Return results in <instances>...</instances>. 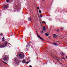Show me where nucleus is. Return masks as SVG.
I'll return each instance as SVG.
<instances>
[{
    "instance_id": "nucleus-1",
    "label": "nucleus",
    "mask_w": 67,
    "mask_h": 67,
    "mask_svg": "<svg viewBox=\"0 0 67 67\" xmlns=\"http://www.w3.org/2000/svg\"><path fill=\"white\" fill-rule=\"evenodd\" d=\"M7 45V42H5L3 45L0 44V47L2 48V47H5Z\"/></svg>"
},
{
    "instance_id": "nucleus-2",
    "label": "nucleus",
    "mask_w": 67,
    "mask_h": 67,
    "mask_svg": "<svg viewBox=\"0 0 67 67\" xmlns=\"http://www.w3.org/2000/svg\"><path fill=\"white\" fill-rule=\"evenodd\" d=\"M3 60L4 61H7V60H9V57L7 55H6L4 56V58L3 59Z\"/></svg>"
},
{
    "instance_id": "nucleus-3",
    "label": "nucleus",
    "mask_w": 67,
    "mask_h": 67,
    "mask_svg": "<svg viewBox=\"0 0 67 67\" xmlns=\"http://www.w3.org/2000/svg\"><path fill=\"white\" fill-rule=\"evenodd\" d=\"M19 57L21 58H24V53H23L22 54H19Z\"/></svg>"
},
{
    "instance_id": "nucleus-4",
    "label": "nucleus",
    "mask_w": 67,
    "mask_h": 67,
    "mask_svg": "<svg viewBox=\"0 0 67 67\" xmlns=\"http://www.w3.org/2000/svg\"><path fill=\"white\" fill-rule=\"evenodd\" d=\"M36 34L37 35V36L40 39H41V40H43V39L42 38H41L40 36L39 35H38V33L37 32V33Z\"/></svg>"
},
{
    "instance_id": "nucleus-5",
    "label": "nucleus",
    "mask_w": 67,
    "mask_h": 67,
    "mask_svg": "<svg viewBox=\"0 0 67 67\" xmlns=\"http://www.w3.org/2000/svg\"><path fill=\"white\" fill-rule=\"evenodd\" d=\"M53 37L54 38H56L57 37V36L55 34H53Z\"/></svg>"
},
{
    "instance_id": "nucleus-6",
    "label": "nucleus",
    "mask_w": 67,
    "mask_h": 67,
    "mask_svg": "<svg viewBox=\"0 0 67 67\" xmlns=\"http://www.w3.org/2000/svg\"><path fill=\"white\" fill-rule=\"evenodd\" d=\"M22 62L23 63V64H25L26 63L25 60H23Z\"/></svg>"
},
{
    "instance_id": "nucleus-7",
    "label": "nucleus",
    "mask_w": 67,
    "mask_h": 67,
    "mask_svg": "<svg viewBox=\"0 0 67 67\" xmlns=\"http://www.w3.org/2000/svg\"><path fill=\"white\" fill-rule=\"evenodd\" d=\"M55 30L58 33L59 32V30L58 29H56Z\"/></svg>"
},
{
    "instance_id": "nucleus-8",
    "label": "nucleus",
    "mask_w": 67,
    "mask_h": 67,
    "mask_svg": "<svg viewBox=\"0 0 67 67\" xmlns=\"http://www.w3.org/2000/svg\"><path fill=\"white\" fill-rule=\"evenodd\" d=\"M4 9H5V8H8V6H7L6 5H4Z\"/></svg>"
},
{
    "instance_id": "nucleus-9",
    "label": "nucleus",
    "mask_w": 67,
    "mask_h": 67,
    "mask_svg": "<svg viewBox=\"0 0 67 67\" xmlns=\"http://www.w3.org/2000/svg\"><path fill=\"white\" fill-rule=\"evenodd\" d=\"M43 30H44V31L46 32V28L44 26L43 27Z\"/></svg>"
},
{
    "instance_id": "nucleus-10",
    "label": "nucleus",
    "mask_w": 67,
    "mask_h": 67,
    "mask_svg": "<svg viewBox=\"0 0 67 67\" xmlns=\"http://www.w3.org/2000/svg\"><path fill=\"white\" fill-rule=\"evenodd\" d=\"M45 35H46L47 36H49V35L47 34V33L45 34Z\"/></svg>"
},
{
    "instance_id": "nucleus-11",
    "label": "nucleus",
    "mask_w": 67,
    "mask_h": 67,
    "mask_svg": "<svg viewBox=\"0 0 67 67\" xmlns=\"http://www.w3.org/2000/svg\"><path fill=\"white\" fill-rule=\"evenodd\" d=\"M28 20L29 21H31V18H28Z\"/></svg>"
},
{
    "instance_id": "nucleus-12",
    "label": "nucleus",
    "mask_w": 67,
    "mask_h": 67,
    "mask_svg": "<svg viewBox=\"0 0 67 67\" xmlns=\"http://www.w3.org/2000/svg\"><path fill=\"white\" fill-rule=\"evenodd\" d=\"M2 39V41H3L4 40V37H3Z\"/></svg>"
},
{
    "instance_id": "nucleus-13",
    "label": "nucleus",
    "mask_w": 67,
    "mask_h": 67,
    "mask_svg": "<svg viewBox=\"0 0 67 67\" xmlns=\"http://www.w3.org/2000/svg\"><path fill=\"white\" fill-rule=\"evenodd\" d=\"M61 54L62 55H65V54H64V53L63 52H62L61 53Z\"/></svg>"
},
{
    "instance_id": "nucleus-14",
    "label": "nucleus",
    "mask_w": 67,
    "mask_h": 67,
    "mask_svg": "<svg viewBox=\"0 0 67 67\" xmlns=\"http://www.w3.org/2000/svg\"><path fill=\"white\" fill-rule=\"evenodd\" d=\"M53 44L54 45H57V43H54Z\"/></svg>"
},
{
    "instance_id": "nucleus-15",
    "label": "nucleus",
    "mask_w": 67,
    "mask_h": 67,
    "mask_svg": "<svg viewBox=\"0 0 67 67\" xmlns=\"http://www.w3.org/2000/svg\"><path fill=\"white\" fill-rule=\"evenodd\" d=\"M3 63H4V64H7V63H6V62H4V61H3Z\"/></svg>"
},
{
    "instance_id": "nucleus-16",
    "label": "nucleus",
    "mask_w": 67,
    "mask_h": 67,
    "mask_svg": "<svg viewBox=\"0 0 67 67\" xmlns=\"http://www.w3.org/2000/svg\"><path fill=\"white\" fill-rule=\"evenodd\" d=\"M6 1L7 2H10V1H9V0H6Z\"/></svg>"
},
{
    "instance_id": "nucleus-17",
    "label": "nucleus",
    "mask_w": 67,
    "mask_h": 67,
    "mask_svg": "<svg viewBox=\"0 0 67 67\" xmlns=\"http://www.w3.org/2000/svg\"><path fill=\"white\" fill-rule=\"evenodd\" d=\"M42 16H43V15H42V14H41V16H40L41 18L42 17Z\"/></svg>"
},
{
    "instance_id": "nucleus-18",
    "label": "nucleus",
    "mask_w": 67,
    "mask_h": 67,
    "mask_svg": "<svg viewBox=\"0 0 67 67\" xmlns=\"http://www.w3.org/2000/svg\"><path fill=\"white\" fill-rule=\"evenodd\" d=\"M39 12L40 13H42V12H41V10H40L39 11Z\"/></svg>"
},
{
    "instance_id": "nucleus-19",
    "label": "nucleus",
    "mask_w": 67,
    "mask_h": 67,
    "mask_svg": "<svg viewBox=\"0 0 67 67\" xmlns=\"http://www.w3.org/2000/svg\"><path fill=\"white\" fill-rule=\"evenodd\" d=\"M42 23H46L45 22V21H44L42 22Z\"/></svg>"
},
{
    "instance_id": "nucleus-20",
    "label": "nucleus",
    "mask_w": 67,
    "mask_h": 67,
    "mask_svg": "<svg viewBox=\"0 0 67 67\" xmlns=\"http://www.w3.org/2000/svg\"><path fill=\"white\" fill-rule=\"evenodd\" d=\"M44 31L43 30H42V32H41V34H42L43 33Z\"/></svg>"
},
{
    "instance_id": "nucleus-21",
    "label": "nucleus",
    "mask_w": 67,
    "mask_h": 67,
    "mask_svg": "<svg viewBox=\"0 0 67 67\" xmlns=\"http://www.w3.org/2000/svg\"><path fill=\"white\" fill-rule=\"evenodd\" d=\"M37 9L38 10H39L40 9V8L39 7H37Z\"/></svg>"
},
{
    "instance_id": "nucleus-22",
    "label": "nucleus",
    "mask_w": 67,
    "mask_h": 67,
    "mask_svg": "<svg viewBox=\"0 0 67 67\" xmlns=\"http://www.w3.org/2000/svg\"><path fill=\"white\" fill-rule=\"evenodd\" d=\"M14 59H15V61H16V58H15Z\"/></svg>"
},
{
    "instance_id": "nucleus-23",
    "label": "nucleus",
    "mask_w": 67,
    "mask_h": 67,
    "mask_svg": "<svg viewBox=\"0 0 67 67\" xmlns=\"http://www.w3.org/2000/svg\"><path fill=\"white\" fill-rule=\"evenodd\" d=\"M2 35H3V34L2 33H1L0 34V35H1V36H2Z\"/></svg>"
},
{
    "instance_id": "nucleus-24",
    "label": "nucleus",
    "mask_w": 67,
    "mask_h": 67,
    "mask_svg": "<svg viewBox=\"0 0 67 67\" xmlns=\"http://www.w3.org/2000/svg\"><path fill=\"white\" fill-rule=\"evenodd\" d=\"M29 62H27L26 64H29Z\"/></svg>"
},
{
    "instance_id": "nucleus-25",
    "label": "nucleus",
    "mask_w": 67,
    "mask_h": 67,
    "mask_svg": "<svg viewBox=\"0 0 67 67\" xmlns=\"http://www.w3.org/2000/svg\"><path fill=\"white\" fill-rule=\"evenodd\" d=\"M29 67H32V65H30L29 66Z\"/></svg>"
},
{
    "instance_id": "nucleus-26",
    "label": "nucleus",
    "mask_w": 67,
    "mask_h": 67,
    "mask_svg": "<svg viewBox=\"0 0 67 67\" xmlns=\"http://www.w3.org/2000/svg\"><path fill=\"white\" fill-rule=\"evenodd\" d=\"M63 59H65V58H63Z\"/></svg>"
},
{
    "instance_id": "nucleus-27",
    "label": "nucleus",
    "mask_w": 67,
    "mask_h": 67,
    "mask_svg": "<svg viewBox=\"0 0 67 67\" xmlns=\"http://www.w3.org/2000/svg\"><path fill=\"white\" fill-rule=\"evenodd\" d=\"M42 1H44L45 0H42Z\"/></svg>"
},
{
    "instance_id": "nucleus-28",
    "label": "nucleus",
    "mask_w": 67,
    "mask_h": 67,
    "mask_svg": "<svg viewBox=\"0 0 67 67\" xmlns=\"http://www.w3.org/2000/svg\"><path fill=\"white\" fill-rule=\"evenodd\" d=\"M66 59H67V56L66 57Z\"/></svg>"
},
{
    "instance_id": "nucleus-29",
    "label": "nucleus",
    "mask_w": 67,
    "mask_h": 67,
    "mask_svg": "<svg viewBox=\"0 0 67 67\" xmlns=\"http://www.w3.org/2000/svg\"><path fill=\"white\" fill-rule=\"evenodd\" d=\"M26 47H28V45H27Z\"/></svg>"
},
{
    "instance_id": "nucleus-30",
    "label": "nucleus",
    "mask_w": 67,
    "mask_h": 67,
    "mask_svg": "<svg viewBox=\"0 0 67 67\" xmlns=\"http://www.w3.org/2000/svg\"><path fill=\"white\" fill-rule=\"evenodd\" d=\"M57 60H58V61H59V60H58V59H57Z\"/></svg>"
},
{
    "instance_id": "nucleus-31",
    "label": "nucleus",
    "mask_w": 67,
    "mask_h": 67,
    "mask_svg": "<svg viewBox=\"0 0 67 67\" xmlns=\"http://www.w3.org/2000/svg\"><path fill=\"white\" fill-rule=\"evenodd\" d=\"M60 29H61V30H63V29L62 28H60Z\"/></svg>"
}]
</instances>
